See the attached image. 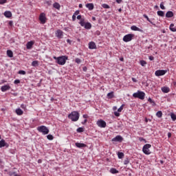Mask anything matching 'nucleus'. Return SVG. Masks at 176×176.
<instances>
[{
    "label": "nucleus",
    "mask_w": 176,
    "mask_h": 176,
    "mask_svg": "<svg viewBox=\"0 0 176 176\" xmlns=\"http://www.w3.org/2000/svg\"><path fill=\"white\" fill-rule=\"evenodd\" d=\"M79 116H80V115L79 114V112L72 111L68 115V118L70 119V120H72V122H78L79 120Z\"/></svg>",
    "instance_id": "1"
},
{
    "label": "nucleus",
    "mask_w": 176,
    "mask_h": 176,
    "mask_svg": "<svg viewBox=\"0 0 176 176\" xmlns=\"http://www.w3.org/2000/svg\"><path fill=\"white\" fill-rule=\"evenodd\" d=\"M37 131H38V133H42L43 135H46L49 134V128H47L45 125H41L40 126H38Z\"/></svg>",
    "instance_id": "2"
},
{
    "label": "nucleus",
    "mask_w": 176,
    "mask_h": 176,
    "mask_svg": "<svg viewBox=\"0 0 176 176\" xmlns=\"http://www.w3.org/2000/svg\"><path fill=\"white\" fill-rule=\"evenodd\" d=\"M133 97H134V98H139L140 100H144L145 93L142 91H138L133 94Z\"/></svg>",
    "instance_id": "3"
},
{
    "label": "nucleus",
    "mask_w": 176,
    "mask_h": 176,
    "mask_svg": "<svg viewBox=\"0 0 176 176\" xmlns=\"http://www.w3.org/2000/svg\"><path fill=\"white\" fill-rule=\"evenodd\" d=\"M67 60H68V56H61L58 57L57 64L59 65H64L65 63H67Z\"/></svg>",
    "instance_id": "4"
},
{
    "label": "nucleus",
    "mask_w": 176,
    "mask_h": 176,
    "mask_svg": "<svg viewBox=\"0 0 176 176\" xmlns=\"http://www.w3.org/2000/svg\"><path fill=\"white\" fill-rule=\"evenodd\" d=\"M79 24L81 25V27H84L85 30H91V23L89 22H85V19H81L79 22Z\"/></svg>",
    "instance_id": "5"
},
{
    "label": "nucleus",
    "mask_w": 176,
    "mask_h": 176,
    "mask_svg": "<svg viewBox=\"0 0 176 176\" xmlns=\"http://www.w3.org/2000/svg\"><path fill=\"white\" fill-rule=\"evenodd\" d=\"M152 145L149 144H145L142 148V152L144 153V155H151V150H149V148H151Z\"/></svg>",
    "instance_id": "6"
},
{
    "label": "nucleus",
    "mask_w": 176,
    "mask_h": 176,
    "mask_svg": "<svg viewBox=\"0 0 176 176\" xmlns=\"http://www.w3.org/2000/svg\"><path fill=\"white\" fill-rule=\"evenodd\" d=\"M135 35L134 34H128L124 36L122 41L124 42H131V41H133V38H134Z\"/></svg>",
    "instance_id": "7"
},
{
    "label": "nucleus",
    "mask_w": 176,
    "mask_h": 176,
    "mask_svg": "<svg viewBox=\"0 0 176 176\" xmlns=\"http://www.w3.org/2000/svg\"><path fill=\"white\" fill-rule=\"evenodd\" d=\"M97 126L101 129H105L107 127V122L104 120H98L96 122Z\"/></svg>",
    "instance_id": "8"
},
{
    "label": "nucleus",
    "mask_w": 176,
    "mask_h": 176,
    "mask_svg": "<svg viewBox=\"0 0 176 176\" xmlns=\"http://www.w3.org/2000/svg\"><path fill=\"white\" fill-rule=\"evenodd\" d=\"M39 21H41V24H45L46 23V14L42 12L40 14L39 16Z\"/></svg>",
    "instance_id": "9"
},
{
    "label": "nucleus",
    "mask_w": 176,
    "mask_h": 176,
    "mask_svg": "<svg viewBox=\"0 0 176 176\" xmlns=\"http://www.w3.org/2000/svg\"><path fill=\"white\" fill-rule=\"evenodd\" d=\"M55 35L58 39H62L63 36H64V32L61 30H58L55 32Z\"/></svg>",
    "instance_id": "10"
},
{
    "label": "nucleus",
    "mask_w": 176,
    "mask_h": 176,
    "mask_svg": "<svg viewBox=\"0 0 176 176\" xmlns=\"http://www.w3.org/2000/svg\"><path fill=\"white\" fill-rule=\"evenodd\" d=\"M167 74V70H157L155 72V76H163Z\"/></svg>",
    "instance_id": "11"
},
{
    "label": "nucleus",
    "mask_w": 176,
    "mask_h": 176,
    "mask_svg": "<svg viewBox=\"0 0 176 176\" xmlns=\"http://www.w3.org/2000/svg\"><path fill=\"white\" fill-rule=\"evenodd\" d=\"M112 142H122L123 141V137L121 135H117L111 140Z\"/></svg>",
    "instance_id": "12"
},
{
    "label": "nucleus",
    "mask_w": 176,
    "mask_h": 176,
    "mask_svg": "<svg viewBox=\"0 0 176 176\" xmlns=\"http://www.w3.org/2000/svg\"><path fill=\"white\" fill-rule=\"evenodd\" d=\"M11 87H10V85L7 84L5 85L1 86V91H3V93H5V91H8V90H10Z\"/></svg>",
    "instance_id": "13"
},
{
    "label": "nucleus",
    "mask_w": 176,
    "mask_h": 176,
    "mask_svg": "<svg viewBox=\"0 0 176 176\" xmlns=\"http://www.w3.org/2000/svg\"><path fill=\"white\" fill-rule=\"evenodd\" d=\"M4 146L9 148V144H8L5 140L2 139L0 140V148H3Z\"/></svg>",
    "instance_id": "14"
},
{
    "label": "nucleus",
    "mask_w": 176,
    "mask_h": 176,
    "mask_svg": "<svg viewBox=\"0 0 176 176\" xmlns=\"http://www.w3.org/2000/svg\"><path fill=\"white\" fill-rule=\"evenodd\" d=\"M34 43H35V42L34 41L28 42L26 44V49H28V50L32 49V46H34Z\"/></svg>",
    "instance_id": "15"
},
{
    "label": "nucleus",
    "mask_w": 176,
    "mask_h": 176,
    "mask_svg": "<svg viewBox=\"0 0 176 176\" xmlns=\"http://www.w3.org/2000/svg\"><path fill=\"white\" fill-rule=\"evenodd\" d=\"M85 6L89 10H93V9H94V4H93L92 3H87Z\"/></svg>",
    "instance_id": "16"
},
{
    "label": "nucleus",
    "mask_w": 176,
    "mask_h": 176,
    "mask_svg": "<svg viewBox=\"0 0 176 176\" xmlns=\"http://www.w3.org/2000/svg\"><path fill=\"white\" fill-rule=\"evenodd\" d=\"M89 49H97V45H96V43L91 41L89 43Z\"/></svg>",
    "instance_id": "17"
},
{
    "label": "nucleus",
    "mask_w": 176,
    "mask_h": 176,
    "mask_svg": "<svg viewBox=\"0 0 176 176\" xmlns=\"http://www.w3.org/2000/svg\"><path fill=\"white\" fill-rule=\"evenodd\" d=\"M131 30H132V31H139V32H142L143 30H141L140 28L135 26V25H132L131 27Z\"/></svg>",
    "instance_id": "18"
},
{
    "label": "nucleus",
    "mask_w": 176,
    "mask_h": 176,
    "mask_svg": "<svg viewBox=\"0 0 176 176\" xmlns=\"http://www.w3.org/2000/svg\"><path fill=\"white\" fill-rule=\"evenodd\" d=\"M75 145L77 146V148H86V146H87V145L85 144L84 143L79 142L75 143Z\"/></svg>",
    "instance_id": "19"
},
{
    "label": "nucleus",
    "mask_w": 176,
    "mask_h": 176,
    "mask_svg": "<svg viewBox=\"0 0 176 176\" xmlns=\"http://www.w3.org/2000/svg\"><path fill=\"white\" fill-rule=\"evenodd\" d=\"M173 16H174V12H173V11H168L166 13V17H167L168 19H170Z\"/></svg>",
    "instance_id": "20"
},
{
    "label": "nucleus",
    "mask_w": 176,
    "mask_h": 176,
    "mask_svg": "<svg viewBox=\"0 0 176 176\" xmlns=\"http://www.w3.org/2000/svg\"><path fill=\"white\" fill-rule=\"evenodd\" d=\"M5 17H7V19H10L12 17V12L10 11H6L4 12Z\"/></svg>",
    "instance_id": "21"
},
{
    "label": "nucleus",
    "mask_w": 176,
    "mask_h": 176,
    "mask_svg": "<svg viewBox=\"0 0 176 176\" xmlns=\"http://www.w3.org/2000/svg\"><path fill=\"white\" fill-rule=\"evenodd\" d=\"M53 7L55 8V9H57V10H60V8H61V6L60 5V3H57V2H55L54 4H53Z\"/></svg>",
    "instance_id": "22"
},
{
    "label": "nucleus",
    "mask_w": 176,
    "mask_h": 176,
    "mask_svg": "<svg viewBox=\"0 0 176 176\" xmlns=\"http://www.w3.org/2000/svg\"><path fill=\"white\" fill-rule=\"evenodd\" d=\"M15 112L16 113V115L21 116V115H23V113H24V111H23V110H21V109H16L15 110Z\"/></svg>",
    "instance_id": "23"
},
{
    "label": "nucleus",
    "mask_w": 176,
    "mask_h": 176,
    "mask_svg": "<svg viewBox=\"0 0 176 176\" xmlns=\"http://www.w3.org/2000/svg\"><path fill=\"white\" fill-rule=\"evenodd\" d=\"M110 173L111 174H118L119 173V170H116V168H111L110 169Z\"/></svg>",
    "instance_id": "24"
},
{
    "label": "nucleus",
    "mask_w": 176,
    "mask_h": 176,
    "mask_svg": "<svg viewBox=\"0 0 176 176\" xmlns=\"http://www.w3.org/2000/svg\"><path fill=\"white\" fill-rule=\"evenodd\" d=\"M162 91L163 93H168L170 91V88H168L167 87H162Z\"/></svg>",
    "instance_id": "25"
},
{
    "label": "nucleus",
    "mask_w": 176,
    "mask_h": 176,
    "mask_svg": "<svg viewBox=\"0 0 176 176\" xmlns=\"http://www.w3.org/2000/svg\"><path fill=\"white\" fill-rule=\"evenodd\" d=\"M148 102H150L153 107H156V102H155L154 100H152V98H148Z\"/></svg>",
    "instance_id": "26"
},
{
    "label": "nucleus",
    "mask_w": 176,
    "mask_h": 176,
    "mask_svg": "<svg viewBox=\"0 0 176 176\" xmlns=\"http://www.w3.org/2000/svg\"><path fill=\"white\" fill-rule=\"evenodd\" d=\"M8 175L10 176H21L20 175H17V173L16 172H12V171H9L8 173Z\"/></svg>",
    "instance_id": "27"
},
{
    "label": "nucleus",
    "mask_w": 176,
    "mask_h": 176,
    "mask_svg": "<svg viewBox=\"0 0 176 176\" xmlns=\"http://www.w3.org/2000/svg\"><path fill=\"white\" fill-rule=\"evenodd\" d=\"M143 17H144V19H146L147 21H148L149 23H151V24H153V25H155V24L153 23V22H152L151 19H149V17H148V15L144 14V15H143Z\"/></svg>",
    "instance_id": "28"
},
{
    "label": "nucleus",
    "mask_w": 176,
    "mask_h": 176,
    "mask_svg": "<svg viewBox=\"0 0 176 176\" xmlns=\"http://www.w3.org/2000/svg\"><path fill=\"white\" fill-rule=\"evenodd\" d=\"M169 29L172 31V32H176V28H174V23H171L170 25Z\"/></svg>",
    "instance_id": "29"
},
{
    "label": "nucleus",
    "mask_w": 176,
    "mask_h": 176,
    "mask_svg": "<svg viewBox=\"0 0 176 176\" xmlns=\"http://www.w3.org/2000/svg\"><path fill=\"white\" fill-rule=\"evenodd\" d=\"M7 56L10 58L13 57V52L10 50H7Z\"/></svg>",
    "instance_id": "30"
},
{
    "label": "nucleus",
    "mask_w": 176,
    "mask_h": 176,
    "mask_svg": "<svg viewBox=\"0 0 176 176\" xmlns=\"http://www.w3.org/2000/svg\"><path fill=\"white\" fill-rule=\"evenodd\" d=\"M114 96H113V91L109 92L107 94V98H113Z\"/></svg>",
    "instance_id": "31"
},
{
    "label": "nucleus",
    "mask_w": 176,
    "mask_h": 176,
    "mask_svg": "<svg viewBox=\"0 0 176 176\" xmlns=\"http://www.w3.org/2000/svg\"><path fill=\"white\" fill-rule=\"evenodd\" d=\"M156 116L157 118H162V116H163V112H162V111H158L156 113Z\"/></svg>",
    "instance_id": "32"
},
{
    "label": "nucleus",
    "mask_w": 176,
    "mask_h": 176,
    "mask_svg": "<svg viewBox=\"0 0 176 176\" xmlns=\"http://www.w3.org/2000/svg\"><path fill=\"white\" fill-rule=\"evenodd\" d=\"M118 159H123V157H124V153L118 152Z\"/></svg>",
    "instance_id": "33"
},
{
    "label": "nucleus",
    "mask_w": 176,
    "mask_h": 176,
    "mask_svg": "<svg viewBox=\"0 0 176 176\" xmlns=\"http://www.w3.org/2000/svg\"><path fill=\"white\" fill-rule=\"evenodd\" d=\"M157 14L160 17H164V12L163 11H157Z\"/></svg>",
    "instance_id": "34"
},
{
    "label": "nucleus",
    "mask_w": 176,
    "mask_h": 176,
    "mask_svg": "<svg viewBox=\"0 0 176 176\" xmlns=\"http://www.w3.org/2000/svg\"><path fill=\"white\" fill-rule=\"evenodd\" d=\"M170 118L173 122L176 120V115L174 113H170Z\"/></svg>",
    "instance_id": "35"
},
{
    "label": "nucleus",
    "mask_w": 176,
    "mask_h": 176,
    "mask_svg": "<svg viewBox=\"0 0 176 176\" xmlns=\"http://www.w3.org/2000/svg\"><path fill=\"white\" fill-rule=\"evenodd\" d=\"M47 140H50V141H52V140H54V137L52 134H49L47 135Z\"/></svg>",
    "instance_id": "36"
},
{
    "label": "nucleus",
    "mask_w": 176,
    "mask_h": 176,
    "mask_svg": "<svg viewBox=\"0 0 176 176\" xmlns=\"http://www.w3.org/2000/svg\"><path fill=\"white\" fill-rule=\"evenodd\" d=\"M140 64L142 65V67H145L146 65V61L142 60L140 61Z\"/></svg>",
    "instance_id": "37"
},
{
    "label": "nucleus",
    "mask_w": 176,
    "mask_h": 176,
    "mask_svg": "<svg viewBox=\"0 0 176 176\" xmlns=\"http://www.w3.org/2000/svg\"><path fill=\"white\" fill-rule=\"evenodd\" d=\"M77 133H83L85 131V129L82 127H79L76 129Z\"/></svg>",
    "instance_id": "38"
},
{
    "label": "nucleus",
    "mask_w": 176,
    "mask_h": 176,
    "mask_svg": "<svg viewBox=\"0 0 176 176\" xmlns=\"http://www.w3.org/2000/svg\"><path fill=\"white\" fill-rule=\"evenodd\" d=\"M38 60H34L32 63V67H38Z\"/></svg>",
    "instance_id": "39"
},
{
    "label": "nucleus",
    "mask_w": 176,
    "mask_h": 176,
    "mask_svg": "<svg viewBox=\"0 0 176 176\" xmlns=\"http://www.w3.org/2000/svg\"><path fill=\"white\" fill-rule=\"evenodd\" d=\"M18 74H19V75H25L26 72H25V71H24V70H19V72H18Z\"/></svg>",
    "instance_id": "40"
},
{
    "label": "nucleus",
    "mask_w": 176,
    "mask_h": 176,
    "mask_svg": "<svg viewBox=\"0 0 176 176\" xmlns=\"http://www.w3.org/2000/svg\"><path fill=\"white\" fill-rule=\"evenodd\" d=\"M102 7L104 8V9H109V6H108V4H105V3H104V4H102Z\"/></svg>",
    "instance_id": "41"
},
{
    "label": "nucleus",
    "mask_w": 176,
    "mask_h": 176,
    "mask_svg": "<svg viewBox=\"0 0 176 176\" xmlns=\"http://www.w3.org/2000/svg\"><path fill=\"white\" fill-rule=\"evenodd\" d=\"M75 63H76L77 64H80V63H82V60H80V58H76L75 59Z\"/></svg>",
    "instance_id": "42"
},
{
    "label": "nucleus",
    "mask_w": 176,
    "mask_h": 176,
    "mask_svg": "<svg viewBox=\"0 0 176 176\" xmlns=\"http://www.w3.org/2000/svg\"><path fill=\"white\" fill-rule=\"evenodd\" d=\"M124 107V104H122L120 107L118 109V112H122V111H123Z\"/></svg>",
    "instance_id": "43"
},
{
    "label": "nucleus",
    "mask_w": 176,
    "mask_h": 176,
    "mask_svg": "<svg viewBox=\"0 0 176 176\" xmlns=\"http://www.w3.org/2000/svg\"><path fill=\"white\" fill-rule=\"evenodd\" d=\"M129 163H130V160L128 158L124 160V164L126 165V164H129Z\"/></svg>",
    "instance_id": "44"
},
{
    "label": "nucleus",
    "mask_w": 176,
    "mask_h": 176,
    "mask_svg": "<svg viewBox=\"0 0 176 176\" xmlns=\"http://www.w3.org/2000/svg\"><path fill=\"white\" fill-rule=\"evenodd\" d=\"M160 8L162 9V10H164L166 9V7H164V5L163 4V2L160 3Z\"/></svg>",
    "instance_id": "45"
},
{
    "label": "nucleus",
    "mask_w": 176,
    "mask_h": 176,
    "mask_svg": "<svg viewBox=\"0 0 176 176\" xmlns=\"http://www.w3.org/2000/svg\"><path fill=\"white\" fill-rule=\"evenodd\" d=\"M8 0H0V5H3V3H6Z\"/></svg>",
    "instance_id": "46"
},
{
    "label": "nucleus",
    "mask_w": 176,
    "mask_h": 176,
    "mask_svg": "<svg viewBox=\"0 0 176 176\" xmlns=\"http://www.w3.org/2000/svg\"><path fill=\"white\" fill-rule=\"evenodd\" d=\"M14 85H19V83H20V80L16 79V80L14 81Z\"/></svg>",
    "instance_id": "47"
},
{
    "label": "nucleus",
    "mask_w": 176,
    "mask_h": 176,
    "mask_svg": "<svg viewBox=\"0 0 176 176\" xmlns=\"http://www.w3.org/2000/svg\"><path fill=\"white\" fill-rule=\"evenodd\" d=\"M139 141L140 142L144 141V142H146V140L144 139V138H139Z\"/></svg>",
    "instance_id": "48"
},
{
    "label": "nucleus",
    "mask_w": 176,
    "mask_h": 176,
    "mask_svg": "<svg viewBox=\"0 0 176 176\" xmlns=\"http://www.w3.org/2000/svg\"><path fill=\"white\" fill-rule=\"evenodd\" d=\"M21 108H22V109H25V108H27V105L24 104H22L21 105Z\"/></svg>",
    "instance_id": "49"
},
{
    "label": "nucleus",
    "mask_w": 176,
    "mask_h": 176,
    "mask_svg": "<svg viewBox=\"0 0 176 176\" xmlns=\"http://www.w3.org/2000/svg\"><path fill=\"white\" fill-rule=\"evenodd\" d=\"M114 115H115V116H117V117L120 116V113H119V111L118 112V111L114 112Z\"/></svg>",
    "instance_id": "50"
},
{
    "label": "nucleus",
    "mask_w": 176,
    "mask_h": 176,
    "mask_svg": "<svg viewBox=\"0 0 176 176\" xmlns=\"http://www.w3.org/2000/svg\"><path fill=\"white\" fill-rule=\"evenodd\" d=\"M148 59L150 60V61H153V60H155V57L152 56H150L148 57Z\"/></svg>",
    "instance_id": "51"
},
{
    "label": "nucleus",
    "mask_w": 176,
    "mask_h": 176,
    "mask_svg": "<svg viewBox=\"0 0 176 176\" xmlns=\"http://www.w3.org/2000/svg\"><path fill=\"white\" fill-rule=\"evenodd\" d=\"M79 13H80V11H79V10H76L75 12H74V15L75 16H78V14H79Z\"/></svg>",
    "instance_id": "52"
},
{
    "label": "nucleus",
    "mask_w": 176,
    "mask_h": 176,
    "mask_svg": "<svg viewBox=\"0 0 176 176\" xmlns=\"http://www.w3.org/2000/svg\"><path fill=\"white\" fill-rule=\"evenodd\" d=\"M76 20V15L73 14L72 16V21H75Z\"/></svg>",
    "instance_id": "53"
},
{
    "label": "nucleus",
    "mask_w": 176,
    "mask_h": 176,
    "mask_svg": "<svg viewBox=\"0 0 176 176\" xmlns=\"http://www.w3.org/2000/svg\"><path fill=\"white\" fill-rule=\"evenodd\" d=\"M8 24H9V25H10V27H12L13 25V21H10Z\"/></svg>",
    "instance_id": "54"
},
{
    "label": "nucleus",
    "mask_w": 176,
    "mask_h": 176,
    "mask_svg": "<svg viewBox=\"0 0 176 176\" xmlns=\"http://www.w3.org/2000/svg\"><path fill=\"white\" fill-rule=\"evenodd\" d=\"M132 81L134 82L135 83H137V82H138V80H137L135 78H132Z\"/></svg>",
    "instance_id": "55"
},
{
    "label": "nucleus",
    "mask_w": 176,
    "mask_h": 176,
    "mask_svg": "<svg viewBox=\"0 0 176 176\" xmlns=\"http://www.w3.org/2000/svg\"><path fill=\"white\" fill-rule=\"evenodd\" d=\"M82 71H84V72H86L87 71V67H82Z\"/></svg>",
    "instance_id": "56"
},
{
    "label": "nucleus",
    "mask_w": 176,
    "mask_h": 176,
    "mask_svg": "<svg viewBox=\"0 0 176 176\" xmlns=\"http://www.w3.org/2000/svg\"><path fill=\"white\" fill-rule=\"evenodd\" d=\"M82 118H84V119H87V118H89V116H87V114H84L82 116Z\"/></svg>",
    "instance_id": "57"
},
{
    "label": "nucleus",
    "mask_w": 176,
    "mask_h": 176,
    "mask_svg": "<svg viewBox=\"0 0 176 176\" xmlns=\"http://www.w3.org/2000/svg\"><path fill=\"white\" fill-rule=\"evenodd\" d=\"M77 19L78 20H82V15H78L77 16Z\"/></svg>",
    "instance_id": "58"
},
{
    "label": "nucleus",
    "mask_w": 176,
    "mask_h": 176,
    "mask_svg": "<svg viewBox=\"0 0 176 176\" xmlns=\"http://www.w3.org/2000/svg\"><path fill=\"white\" fill-rule=\"evenodd\" d=\"M87 123V119H85L84 122H82V124H86Z\"/></svg>",
    "instance_id": "59"
},
{
    "label": "nucleus",
    "mask_w": 176,
    "mask_h": 176,
    "mask_svg": "<svg viewBox=\"0 0 176 176\" xmlns=\"http://www.w3.org/2000/svg\"><path fill=\"white\" fill-rule=\"evenodd\" d=\"M67 43H69V45H71V43H72V41L69 38H68L67 40Z\"/></svg>",
    "instance_id": "60"
},
{
    "label": "nucleus",
    "mask_w": 176,
    "mask_h": 176,
    "mask_svg": "<svg viewBox=\"0 0 176 176\" xmlns=\"http://www.w3.org/2000/svg\"><path fill=\"white\" fill-rule=\"evenodd\" d=\"M168 138H171V133H168Z\"/></svg>",
    "instance_id": "61"
},
{
    "label": "nucleus",
    "mask_w": 176,
    "mask_h": 176,
    "mask_svg": "<svg viewBox=\"0 0 176 176\" xmlns=\"http://www.w3.org/2000/svg\"><path fill=\"white\" fill-rule=\"evenodd\" d=\"M53 58H54V60H56V63H57V61L58 60V57H57V56H54Z\"/></svg>",
    "instance_id": "62"
},
{
    "label": "nucleus",
    "mask_w": 176,
    "mask_h": 176,
    "mask_svg": "<svg viewBox=\"0 0 176 176\" xmlns=\"http://www.w3.org/2000/svg\"><path fill=\"white\" fill-rule=\"evenodd\" d=\"M116 2H117V3H120L121 2H122V0H116Z\"/></svg>",
    "instance_id": "63"
},
{
    "label": "nucleus",
    "mask_w": 176,
    "mask_h": 176,
    "mask_svg": "<svg viewBox=\"0 0 176 176\" xmlns=\"http://www.w3.org/2000/svg\"><path fill=\"white\" fill-rule=\"evenodd\" d=\"M152 47H153V46H152V45H150L148 47H147V49H152Z\"/></svg>",
    "instance_id": "64"
}]
</instances>
